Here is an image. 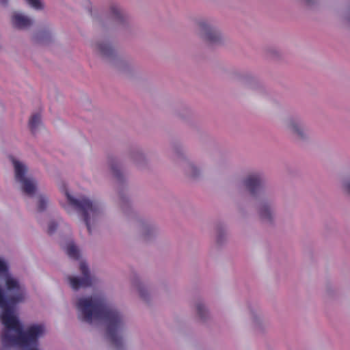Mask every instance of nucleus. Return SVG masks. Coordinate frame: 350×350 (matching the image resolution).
Returning a JSON list of instances; mask_svg holds the SVG:
<instances>
[{
    "mask_svg": "<svg viewBox=\"0 0 350 350\" xmlns=\"http://www.w3.org/2000/svg\"><path fill=\"white\" fill-rule=\"evenodd\" d=\"M111 14L114 19H121V12L117 6L113 5L111 7Z\"/></svg>",
    "mask_w": 350,
    "mask_h": 350,
    "instance_id": "2eb2a0df",
    "label": "nucleus"
},
{
    "mask_svg": "<svg viewBox=\"0 0 350 350\" xmlns=\"http://www.w3.org/2000/svg\"><path fill=\"white\" fill-rule=\"evenodd\" d=\"M8 2V0H0V3L3 5H5Z\"/></svg>",
    "mask_w": 350,
    "mask_h": 350,
    "instance_id": "4be33fe9",
    "label": "nucleus"
},
{
    "mask_svg": "<svg viewBox=\"0 0 350 350\" xmlns=\"http://www.w3.org/2000/svg\"><path fill=\"white\" fill-rule=\"evenodd\" d=\"M291 128L294 133H297L299 136H302V132L296 123L292 122L291 124Z\"/></svg>",
    "mask_w": 350,
    "mask_h": 350,
    "instance_id": "f3484780",
    "label": "nucleus"
},
{
    "mask_svg": "<svg viewBox=\"0 0 350 350\" xmlns=\"http://www.w3.org/2000/svg\"><path fill=\"white\" fill-rule=\"evenodd\" d=\"M111 168L113 175L118 178H119L120 176V174L119 170L118 169V166L116 165H111Z\"/></svg>",
    "mask_w": 350,
    "mask_h": 350,
    "instance_id": "6ab92c4d",
    "label": "nucleus"
},
{
    "mask_svg": "<svg viewBox=\"0 0 350 350\" xmlns=\"http://www.w3.org/2000/svg\"><path fill=\"white\" fill-rule=\"evenodd\" d=\"M67 255L75 260L79 258V251L73 242H70L67 244L66 248Z\"/></svg>",
    "mask_w": 350,
    "mask_h": 350,
    "instance_id": "1a4fd4ad",
    "label": "nucleus"
},
{
    "mask_svg": "<svg viewBox=\"0 0 350 350\" xmlns=\"http://www.w3.org/2000/svg\"><path fill=\"white\" fill-rule=\"evenodd\" d=\"M79 269L83 275L82 278L68 277L69 284L73 290L90 286L93 282V278L91 277L88 267L85 262H81Z\"/></svg>",
    "mask_w": 350,
    "mask_h": 350,
    "instance_id": "39448f33",
    "label": "nucleus"
},
{
    "mask_svg": "<svg viewBox=\"0 0 350 350\" xmlns=\"http://www.w3.org/2000/svg\"><path fill=\"white\" fill-rule=\"evenodd\" d=\"M57 226V225L55 221L50 222L48 227V233L52 234L55 231Z\"/></svg>",
    "mask_w": 350,
    "mask_h": 350,
    "instance_id": "a211bd4d",
    "label": "nucleus"
},
{
    "mask_svg": "<svg viewBox=\"0 0 350 350\" xmlns=\"http://www.w3.org/2000/svg\"><path fill=\"white\" fill-rule=\"evenodd\" d=\"M47 205V200L44 196H40L38 199V211H43L45 210Z\"/></svg>",
    "mask_w": 350,
    "mask_h": 350,
    "instance_id": "4468645a",
    "label": "nucleus"
},
{
    "mask_svg": "<svg viewBox=\"0 0 350 350\" xmlns=\"http://www.w3.org/2000/svg\"><path fill=\"white\" fill-rule=\"evenodd\" d=\"M12 23L17 29H23L30 27L33 21L29 17L21 14L14 13L12 17Z\"/></svg>",
    "mask_w": 350,
    "mask_h": 350,
    "instance_id": "0eeeda50",
    "label": "nucleus"
},
{
    "mask_svg": "<svg viewBox=\"0 0 350 350\" xmlns=\"http://www.w3.org/2000/svg\"><path fill=\"white\" fill-rule=\"evenodd\" d=\"M200 29L204 33V38L211 42H215L219 39V34L213 30L209 25L206 23L202 22L200 24Z\"/></svg>",
    "mask_w": 350,
    "mask_h": 350,
    "instance_id": "6e6552de",
    "label": "nucleus"
},
{
    "mask_svg": "<svg viewBox=\"0 0 350 350\" xmlns=\"http://www.w3.org/2000/svg\"><path fill=\"white\" fill-rule=\"evenodd\" d=\"M79 318L92 323L93 321H104L107 324V336L117 349L122 346L119 333L123 328L121 314L111 307L102 296H94L78 299L76 304Z\"/></svg>",
    "mask_w": 350,
    "mask_h": 350,
    "instance_id": "f03ea898",
    "label": "nucleus"
},
{
    "mask_svg": "<svg viewBox=\"0 0 350 350\" xmlns=\"http://www.w3.org/2000/svg\"><path fill=\"white\" fill-rule=\"evenodd\" d=\"M140 293H141V296L143 297V294H142V291H140Z\"/></svg>",
    "mask_w": 350,
    "mask_h": 350,
    "instance_id": "5701e85b",
    "label": "nucleus"
},
{
    "mask_svg": "<svg viewBox=\"0 0 350 350\" xmlns=\"http://www.w3.org/2000/svg\"><path fill=\"white\" fill-rule=\"evenodd\" d=\"M12 161L14 167L16 180L21 183L23 192L28 196L33 195L36 190V183L33 179L25 176L27 167L13 157Z\"/></svg>",
    "mask_w": 350,
    "mask_h": 350,
    "instance_id": "20e7f679",
    "label": "nucleus"
},
{
    "mask_svg": "<svg viewBox=\"0 0 350 350\" xmlns=\"http://www.w3.org/2000/svg\"><path fill=\"white\" fill-rule=\"evenodd\" d=\"M41 117L39 113L33 114L29 119V126L31 131L34 133L40 123Z\"/></svg>",
    "mask_w": 350,
    "mask_h": 350,
    "instance_id": "9d476101",
    "label": "nucleus"
},
{
    "mask_svg": "<svg viewBox=\"0 0 350 350\" xmlns=\"http://www.w3.org/2000/svg\"><path fill=\"white\" fill-rule=\"evenodd\" d=\"M68 204L76 209L82 215L85 226L90 234L92 233L91 230V218L93 221L96 219L99 214V207L97 204L93 203L88 198L81 197L79 199L73 198L67 190L65 191Z\"/></svg>",
    "mask_w": 350,
    "mask_h": 350,
    "instance_id": "7ed1b4c3",
    "label": "nucleus"
},
{
    "mask_svg": "<svg viewBox=\"0 0 350 350\" xmlns=\"http://www.w3.org/2000/svg\"><path fill=\"white\" fill-rule=\"evenodd\" d=\"M345 188L346 191L350 193V180L345 182Z\"/></svg>",
    "mask_w": 350,
    "mask_h": 350,
    "instance_id": "412c9836",
    "label": "nucleus"
},
{
    "mask_svg": "<svg viewBox=\"0 0 350 350\" xmlns=\"http://www.w3.org/2000/svg\"><path fill=\"white\" fill-rule=\"evenodd\" d=\"M98 49L103 55H110L113 51V49L109 43L98 44Z\"/></svg>",
    "mask_w": 350,
    "mask_h": 350,
    "instance_id": "9b49d317",
    "label": "nucleus"
},
{
    "mask_svg": "<svg viewBox=\"0 0 350 350\" xmlns=\"http://www.w3.org/2000/svg\"><path fill=\"white\" fill-rule=\"evenodd\" d=\"M28 5L36 10H41L43 8L40 0H25Z\"/></svg>",
    "mask_w": 350,
    "mask_h": 350,
    "instance_id": "ddd939ff",
    "label": "nucleus"
},
{
    "mask_svg": "<svg viewBox=\"0 0 350 350\" xmlns=\"http://www.w3.org/2000/svg\"><path fill=\"white\" fill-rule=\"evenodd\" d=\"M244 185L249 192L254 196L261 189V178L258 174H251L245 180Z\"/></svg>",
    "mask_w": 350,
    "mask_h": 350,
    "instance_id": "423d86ee",
    "label": "nucleus"
},
{
    "mask_svg": "<svg viewBox=\"0 0 350 350\" xmlns=\"http://www.w3.org/2000/svg\"><path fill=\"white\" fill-rule=\"evenodd\" d=\"M197 310H198V314L201 317H202L203 314H204V312L205 311V308H204V306L202 304H198L197 306Z\"/></svg>",
    "mask_w": 350,
    "mask_h": 350,
    "instance_id": "aec40b11",
    "label": "nucleus"
},
{
    "mask_svg": "<svg viewBox=\"0 0 350 350\" xmlns=\"http://www.w3.org/2000/svg\"><path fill=\"white\" fill-rule=\"evenodd\" d=\"M4 286L8 293L12 295L5 296L0 287V320L5 330L1 336L3 345L5 347L18 346L23 350H38V338L45 332L42 324H33L23 330V326L14 314V306L25 299V290L19 281L10 273L3 275Z\"/></svg>",
    "mask_w": 350,
    "mask_h": 350,
    "instance_id": "f257e3e1",
    "label": "nucleus"
},
{
    "mask_svg": "<svg viewBox=\"0 0 350 350\" xmlns=\"http://www.w3.org/2000/svg\"><path fill=\"white\" fill-rule=\"evenodd\" d=\"M8 273V267L5 260L0 258V273L5 274Z\"/></svg>",
    "mask_w": 350,
    "mask_h": 350,
    "instance_id": "dca6fc26",
    "label": "nucleus"
},
{
    "mask_svg": "<svg viewBox=\"0 0 350 350\" xmlns=\"http://www.w3.org/2000/svg\"><path fill=\"white\" fill-rule=\"evenodd\" d=\"M260 215L263 219H271V212L269 208L267 205H263L260 210Z\"/></svg>",
    "mask_w": 350,
    "mask_h": 350,
    "instance_id": "f8f14e48",
    "label": "nucleus"
}]
</instances>
